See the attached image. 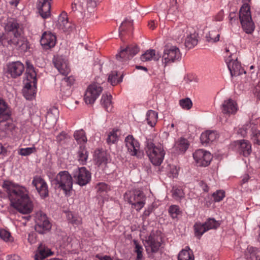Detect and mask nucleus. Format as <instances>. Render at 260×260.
I'll return each mask as SVG.
<instances>
[{
    "label": "nucleus",
    "instance_id": "nucleus-4",
    "mask_svg": "<svg viewBox=\"0 0 260 260\" xmlns=\"http://www.w3.org/2000/svg\"><path fill=\"white\" fill-rule=\"evenodd\" d=\"M25 85L23 88V96L27 100H32L36 94L37 73L33 65L26 61Z\"/></svg>",
    "mask_w": 260,
    "mask_h": 260
},
{
    "label": "nucleus",
    "instance_id": "nucleus-35",
    "mask_svg": "<svg viewBox=\"0 0 260 260\" xmlns=\"http://www.w3.org/2000/svg\"><path fill=\"white\" fill-rule=\"evenodd\" d=\"M158 118L157 113L155 111L149 110L146 113V120L148 125L153 127L156 124Z\"/></svg>",
    "mask_w": 260,
    "mask_h": 260
},
{
    "label": "nucleus",
    "instance_id": "nucleus-27",
    "mask_svg": "<svg viewBox=\"0 0 260 260\" xmlns=\"http://www.w3.org/2000/svg\"><path fill=\"white\" fill-rule=\"evenodd\" d=\"M245 257L247 260H260V250L248 246L245 251Z\"/></svg>",
    "mask_w": 260,
    "mask_h": 260
},
{
    "label": "nucleus",
    "instance_id": "nucleus-61",
    "mask_svg": "<svg viewBox=\"0 0 260 260\" xmlns=\"http://www.w3.org/2000/svg\"><path fill=\"white\" fill-rule=\"evenodd\" d=\"M178 175V170L175 166L171 168L170 171V177L172 178H177Z\"/></svg>",
    "mask_w": 260,
    "mask_h": 260
},
{
    "label": "nucleus",
    "instance_id": "nucleus-34",
    "mask_svg": "<svg viewBox=\"0 0 260 260\" xmlns=\"http://www.w3.org/2000/svg\"><path fill=\"white\" fill-rule=\"evenodd\" d=\"M52 254L53 252L49 248L41 244L38 248V253L36 255L35 259L36 258H37L38 259H39V258L44 259L46 257L51 255Z\"/></svg>",
    "mask_w": 260,
    "mask_h": 260
},
{
    "label": "nucleus",
    "instance_id": "nucleus-8",
    "mask_svg": "<svg viewBox=\"0 0 260 260\" xmlns=\"http://www.w3.org/2000/svg\"><path fill=\"white\" fill-rule=\"evenodd\" d=\"M239 18L244 32L247 34H251L254 30L255 24L252 19L250 6L247 3H245L241 6Z\"/></svg>",
    "mask_w": 260,
    "mask_h": 260
},
{
    "label": "nucleus",
    "instance_id": "nucleus-25",
    "mask_svg": "<svg viewBox=\"0 0 260 260\" xmlns=\"http://www.w3.org/2000/svg\"><path fill=\"white\" fill-rule=\"evenodd\" d=\"M108 154L103 149H97L94 151V159L98 166L107 164L108 162Z\"/></svg>",
    "mask_w": 260,
    "mask_h": 260
},
{
    "label": "nucleus",
    "instance_id": "nucleus-48",
    "mask_svg": "<svg viewBox=\"0 0 260 260\" xmlns=\"http://www.w3.org/2000/svg\"><path fill=\"white\" fill-rule=\"evenodd\" d=\"M173 197L176 199H182L184 197V193L180 187L173 186L172 189Z\"/></svg>",
    "mask_w": 260,
    "mask_h": 260
},
{
    "label": "nucleus",
    "instance_id": "nucleus-20",
    "mask_svg": "<svg viewBox=\"0 0 260 260\" xmlns=\"http://www.w3.org/2000/svg\"><path fill=\"white\" fill-rule=\"evenodd\" d=\"M188 27L185 24L180 23L172 31L173 39L178 43H182L188 34Z\"/></svg>",
    "mask_w": 260,
    "mask_h": 260
},
{
    "label": "nucleus",
    "instance_id": "nucleus-38",
    "mask_svg": "<svg viewBox=\"0 0 260 260\" xmlns=\"http://www.w3.org/2000/svg\"><path fill=\"white\" fill-rule=\"evenodd\" d=\"M168 213L172 219L177 220L178 216L182 214V211L179 206L172 205L169 207Z\"/></svg>",
    "mask_w": 260,
    "mask_h": 260
},
{
    "label": "nucleus",
    "instance_id": "nucleus-33",
    "mask_svg": "<svg viewBox=\"0 0 260 260\" xmlns=\"http://www.w3.org/2000/svg\"><path fill=\"white\" fill-rule=\"evenodd\" d=\"M133 27V20H124L121 24L119 28V36L121 37L123 32L132 30Z\"/></svg>",
    "mask_w": 260,
    "mask_h": 260
},
{
    "label": "nucleus",
    "instance_id": "nucleus-15",
    "mask_svg": "<svg viewBox=\"0 0 260 260\" xmlns=\"http://www.w3.org/2000/svg\"><path fill=\"white\" fill-rule=\"evenodd\" d=\"M32 184L36 187V190L42 199H45L48 196V187L46 182L40 176L33 177Z\"/></svg>",
    "mask_w": 260,
    "mask_h": 260
},
{
    "label": "nucleus",
    "instance_id": "nucleus-18",
    "mask_svg": "<svg viewBox=\"0 0 260 260\" xmlns=\"http://www.w3.org/2000/svg\"><path fill=\"white\" fill-rule=\"evenodd\" d=\"M56 37L53 33L45 31L42 36L40 43L44 49H50L55 45Z\"/></svg>",
    "mask_w": 260,
    "mask_h": 260
},
{
    "label": "nucleus",
    "instance_id": "nucleus-14",
    "mask_svg": "<svg viewBox=\"0 0 260 260\" xmlns=\"http://www.w3.org/2000/svg\"><path fill=\"white\" fill-rule=\"evenodd\" d=\"M193 157L199 166L202 167L208 166L212 159L211 154L209 152L203 149L196 150L193 153Z\"/></svg>",
    "mask_w": 260,
    "mask_h": 260
},
{
    "label": "nucleus",
    "instance_id": "nucleus-22",
    "mask_svg": "<svg viewBox=\"0 0 260 260\" xmlns=\"http://www.w3.org/2000/svg\"><path fill=\"white\" fill-rule=\"evenodd\" d=\"M238 109L237 104L231 99L225 100L221 106L222 113L228 115L235 114Z\"/></svg>",
    "mask_w": 260,
    "mask_h": 260
},
{
    "label": "nucleus",
    "instance_id": "nucleus-16",
    "mask_svg": "<svg viewBox=\"0 0 260 260\" xmlns=\"http://www.w3.org/2000/svg\"><path fill=\"white\" fill-rule=\"evenodd\" d=\"M53 61L55 67L61 75L67 76L70 72V68L66 57L57 55L54 56Z\"/></svg>",
    "mask_w": 260,
    "mask_h": 260
},
{
    "label": "nucleus",
    "instance_id": "nucleus-52",
    "mask_svg": "<svg viewBox=\"0 0 260 260\" xmlns=\"http://www.w3.org/2000/svg\"><path fill=\"white\" fill-rule=\"evenodd\" d=\"M134 244L135 245V252L137 253L136 260H142L143 248L136 240H134Z\"/></svg>",
    "mask_w": 260,
    "mask_h": 260
},
{
    "label": "nucleus",
    "instance_id": "nucleus-31",
    "mask_svg": "<svg viewBox=\"0 0 260 260\" xmlns=\"http://www.w3.org/2000/svg\"><path fill=\"white\" fill-rule=\"evenodd\" d=\"M160 57L159 54H156L155 50L154 49H150L147 50L141 56V59L143 61H147L150 60H158Z\"/></svg>",
    "mask_w": 260,
    "mask_h": 260
},
{
    "label": "nucleus",
    "instance_id": "nucleus-57",
    "mask_svg": "<svg viewBox=\"0 0 260 260\" xmlns=\"http://www.w3.org/2000/svg\"><path fill=\"white\" fill-rule=\"evenodd\" d=\"M73 177L76 179L77 183L81 186V168L78 167L74 171Z\"/></svg>",
    "mask_w": 260,
    "mask_h": 260
},
{
    "label": "nucleus",
    "instance_id": "nucleus-29",
    "mask_svg": "<svg viewBox=\"0 0 260 260\" xmlns=\"http://www.w3.org/2000/svg\"><path fill=\"white\" fill-rule=\"evenodd\" d=\"M197 37L198 34L196 32H193L192 34L188 33L186 37L184 42V45L186 48L189 49L196 46L198 42Z\"/></svg>",
    "mask_w": 260,
    "mask_h": 260
},
{
    "label": "nucleus",
    "instance_id": "nucleus-26",
    "mask_svg": "<svg viewBox=\"0 0 260 260\" xmlns=\"http://www.w3.org/2000/svg\"><path fill=\"white\" fill-rule=\"evenodd\" d=\"M74 78L72 76L65 77L61 81L60 91L63 93L64 96H68L71 94L70 86L74 82Z\"/></svg>",
    "mask_w": 260,
    "mask_h": 260
},
{
    "label": "nucleus",
    "instance_id": "nucleus-6",
    "mask_svg": "<svg viewBox=\"0 0 260 260\" xmlns=\"http://www.w3.org/2000/svg\"><path fill=\"white\" fill-rule=\"evenodd\" d=\"M225 52L229 54V55L227 54L228 57L225 58V62L231 76H238L245 74L246 71L242 68L240 62L237 60L236 57L235 47L232 44H229L225 48Z\"/></svg>",
    "mask_w": 260,
    "mask_h": 260
},
{
    "label": "nucleus",
    "instance_id": "nucleus-44",
    "mask_svg": "<svg viewBox=\"0 0 260 260\" xmlns=\"http://www.w3.org/2000/svg\"><path fill=\"white\" fill-rule=\"evenodd\" d=\"M254 125L255 124H253L250 122L246 123L241 128H239L238 134H240L243 138H245L247 136L248 131L251 133V128H253V126H254Z\"/></svg>",
    "mask_w": 260,
    "mask_h": 260
},
{
    "label": "nucleus",
    "instance_id": "nucleus-54",
    "mask_svg": "<svg viewBox=\"0 0 260 260\" xmlns=\"http://www.w3.org/2000/svg\"><path fill=\"white\" fill-rule=\"evenodd\" d=\"M96 99L92 95L91 93H90L88 91L86 90L84 96V100L86 104L92 105L94 103Z\"/></svg>",
    "mask_w": 260,
    "mask_h": 260
},
{
    "label": "nucleus",
    "instance_id": "nucleus-49",
    "mask_svg": "<svg viewBox=\"0 0 260 260\" xmlns=\"http://www.w3.org/2000/svg\"><path fill=\"white\" fill-rule=\"evenodd\" d=\"M118 131V129H113L109 133L106 139V142L108 144L111 145L114 144L118 140L117 134Z\"/></svg>",
    "mask_w": 260,
    "mask_h": 260
},
{
    "label": "nucleus",
    "instance_id": "nucleus-7",
    "mask_svg": "<svg viewBox=\"0 0 260 260\" xmlns=\"http://www.w3.org/2000/svg\"><path fill=\"white\" fill-rule=\"evenodd\" d=\"M50 179L52 184L62 190L66 195L69 196L73 187V179L71 174L67 171L59 172L56 176Z\"/></svg>",
    "mask_w": 260,
    "mask_h": 260
},
{
    "label": "nucleus",
    "instance_id": "nucleus-5",
    "mask_svg": "<svg viewBox=\"0 0 260 260\" xmlns=\"http://www.w3.org/2000/svg\"><path fill=\"white\" fill-rule=\"evenodd\" d=\"M145 143L146 153L150 162L155 166H159L166 154L162 145L155 144L151 139H147Z\"/></svg>",
    "mask_w": 260,
    "mask_h": 260
},
{
    "label": "nucleus",
    "instance_id": "nucleus-42",
    "mask_svg": "<svg viewBox=\"0 0 260 260\" xmlns=\"http://www.w3.org/2000/svg\"><path fill=\"white\" fill-rule=\"evenodd\" d=\"M117 71H112L108 76V82L113 86L116 85L118 83H119L122 81L123 75H121V76L117 78Z\"/></svg>",
    "mask_w": 260,
    "mask_h": 260
},
{
    "label": "nucleus",
    "instance_id": "nucleus-47",
    "mask_svg": "<svg viewBox=\"0 0 260 260\" xmlns=\"http://www.w3.org/2000/svg\"><path fill=\"white\" fill-rule=\"evenodd\" d=\"M91 179V173L87 169L82 167V186L89 183Z\"/></svg>",
    "mask_w": 260,
    "mask_h": 260
},
{
    "label": "nucleus",
    "instance_id": "nucleus-1",
    "mask_svg": "<svg viewBox=\"0 0 260 260\" xmlns=\"http://www.w3.org/2000/svg\"><path fill=\"white\" fill-rule=\"evenodd\" d=\"M2 187L8 194L12 207L23 214H29L32 211L34 205L25 186L5 180Z\"/></svg>",
    "mask_w": 260,
    "mask_h": 260
},
{
    "label": "nucleus",
    "instance_id": "nucleus-58",
    "mask_svg": "<svg viewBox=\"0 0 260 260\" xmlns=\"http://www.w3.org/2000/svg\"><path fill=\"white\" fill-rule=\"evenodd\" d=\"M81 8V3L80 0H74L72 4V10L73 12L79 11Z\"/></svg>",
    "mask_w": 260,
    "mask_h": 260
},
{
    "label": "nucleus",
    "instance_id": "nucleus-11",
    "mask_svg": "<svg viewBox=\"0 0 260 260\" xmlns=\"http://www.w3.org/2000/svg\"><path fill=\"white\" fill-rule=\"evenodd\" d=\"M181 55L179 49L175 46H166L162 56V64H167L179 60Z\"/></svg>",
    "mask_w": 260,
    "mask_h": 260
},
{
    "label": "nucleus",
    "instance_id": "nucleus-17",
    "mask_svg": "<svg viewBox=\"0 0 260 260\" xmlns=\"http://www.w3.org/2000/svg\"><path fill=\"white\" fill-rule=\"evenodd\" d=\"M24 70V66L19 61L10 62L7 65V72L13 78L21 76Z\"/></svg>",
    "mask_w": 260,
    "mask_h": 260
},
{
    "label": "nucleus",
    "instance_id": "nucleus-12",
    "mask_svg": "<svg viewBox=\"0 0 260 260\" xmlns=\"http://www.w3.org/2000/svg\"><path fill=\"white\" fill-rule=\"evenodd\" d=\"M35 230L40 234H44L51 228V224L46 215L41 211H37L35 213Z\"/></svg>",
    "mask_w": 260,
    "mask_h": 260
},
{
    "label": "nucleus",
    "instance_id": "nucleus-59",
    "mask_svg": "<svg viewBox=\"0 0 260 260\" xmlns=\"http://www.w3.org/2000/svg\"><path fill=\"white\" fill-rule=\"evenodd\" d=\"M74 137L78 144L80 145L79 148H81V131L77 130L75 131L74 134Z\"/></svg>",
    "mask_w": 260,
    "mask_h": 260
},
{
    "label": "nucleus",
    "instance_id": "nucleus-63",
    "mask_svg": "<svg viewBox=\"0 0 260 260\" xmlns=\"http://www.w3.org/2000/svg\"><path fill=\"white\" fill-rule=\"evenodd\" d=\"M199 185L204 192H207L209 191V187L207 183L204 181H200L199 183Z\"/></svg>",
    "mask_w": 260,
    "mask_h": 260
},
{
    "label": "nucleus",
    "instance_id": "nucleus-2",
    "mask_svg": "<svg viewBox=\"0 0 260 260\" xmlns=\"http://www.w3.org/2000/svg\"><path fill=\"white\" fill-rule=\"evenodd\" d=\"M5 32L0 35V43L3 46L9 45L21 52L29 48L28 43L22 35V29L17 20L9 18L2 24Z\"/></svg>",
    "mask_w": 260,
    "mask_h": 260
},
{
    "label": "nucleus",
    "instance_id": "nucleus-9",
    "mask_svg": "<svg viewBox=\"0 0 260 260\" xmlns=\"http://www.w3.org/2000/svg\"><path fill=\"white\" fill-rule=\"evenodd\" d=\"M162 238L160 233L151 232L145 240L146 250L149 257H154L153 254L157 253L161 246Z\"/></svg>",
    "mask_w": 260,
    "mask_h": 260
},
{
    "label": "nucleus",
    "instance_id": "nucleus-46",
    "mask_svg": "<svg viewBox=\"0 0 260 260\" xmlns=\"http://www.w3.org/2000/svg\"><path fill=\"white\" fill-rule=\"evenodd\" d=\"M251 139L254 144L260 145V130H258L256 125L251 128Z\"/></svg>",
    "mask_w": 260,
    "mask_h": 260
},
{
    "label": "nucleus",
    "instance_id": "nucleus-23",
    "mask_svg": "<svg viewBox=\"0 0 260 260\" xmlns=\"http://www.w3.org/2000/svg\"><path fill=\"white\" fill-rule=\"evenodd\" d=\"M238 151L240 154L244 157L249 156L252 151L251 145L250 142L246 140H241L237 141Z\"/></svg>",
    "mask_w": 260,
    "mask_h": 260
},
{
    "label": "nucleus",
    "instance_id": "nucleus-50",
    "mask_svg": "<svg viewBox=\"0 0 260 260\" xmlns=\"http://www.w3.org/2000/svg\"><path fill=\"white\" fill-rule=\"evenodd\" d=\"M36 152V148L35 146L21 148L18 150V154L21 156H28Z\"/></svg>",
    "mask_w": 260,
    "mask_h": 260
},
{
    "label": "nucleus",
    "instance_id": "nucleus-56",
    "mask_svg": "<svg viewBox=\"0 0 260 260\" xmlns=\"http://www.w3.org/2000/svg\"><path fill=\"white\" fill-rule=\"evenodd\" d=\"M98 192L102 193L110 190V186L105 182H99L96 185Z\"/></svg>",
    "mask_w": 260,
    "mask_h": 260
},
{
    "label": "nucleus",
    "instance_id": "nucleus-60",
    "mask_svg": "<svg viewBox=\"0 0 260 260\" xmlns=\"http://www.w3.org/2000/svg\"><path fill=\"white\" fill-rule=\"evenodd\" d=\"M68 138V135L65 133L62 132L58 135L56 137V140L59 143H62L63 141Z\"/></svg>",
    "mask_w": 260,
    "mask_h": 260
},
{
    "label": "nucleus",
    "instance_id": "nucleus-40",
    "mask_svg": "<svg viewBox=\"0 0 260 260\" xmlns=\"http://www.w3.org/2000/svg\"><path fill=\"white\" fill-rule=\"evenodd\" d=\"M188 250L182 249L178 255V260H194V255L188 247Z\"/></svg>",
    "mask_w": 260,
    "mask_h": 260
},
{
    "label": "nucleus",
    "instance_id": "nucleus-3",
    "mask_svg": "<svg viewBox=\"0 0 260 260\" xmlns=\"http://www.w3.org/2000/svg\"><path fill=\"white\" fill-rule=\"evenodd\" d=\"M11 111L6 102L0 98V129L7 135L15 136L17 127L11 119Z\"/></svg>",
    "mask_w": 260,
    "mask_h": 260
},
{
    "label": "nucleus",
    "instance_id": "nucleus-19",
    "mask_svg": "<svg viewBox=\"0 0 260 260\" xmlns=\"http://www.w3.org/2000/svg\"><path fill=\"white\" fill-rule=\"evenodd\" d=\"M52 0H38L37 7L41 16L46 19L51 15V2Z\"/></svg>",
    "mask_w": 260,
    "mask_h": 260
},
{
    "label": "nucleus",
    "instance_id": "nucleus-45",
    "mask_svg": "<svg viewBox=\"0 0 260 260\" xmlns=\"http://www.w3.org/2000/svg\"><path fill=\"white\" fill-rule=\"evenodd\" d=\"M0 238L6 243H12L14 241V238L10 232L5 229L0 230Z\"/></svg>",
    "mask_w": 260,
    "mask_h": 260
},
{
    "label": "nucleus",
    "instance_id": "nucleus-24",
    "mask_svg": "<svg viewBox=\"0 0 260 260\" xmlns=\"http://www.w3.org/2000/svg\"><path fill=\"white\" fill-rule=\"evenodd\" d=\"M189 145V143L188 140L181 137L175 142L173 149L176 153H184L188 149Z\"/></svg>",
    "mask_w": 260,
    "mask_h": 260
},
{
    "label": "nucleus",
    "instance_id": "nucleus-43",
    "mask_svg": "<svg viewBox=\"0 0 260 260\" xmlns=\"http://www.w3.org/2000/svg\"><path fill=\"white\" fill-rule=\"evenodd\" d=\"M220 34L216 30L210 31L206 35V41L209 43H215L219 40Z\"/></svg>",
    "mask_w": 260,
    "mask_h": 260
},
{
    "label": "nucleus",
    "instance_id": "nucleus-37",
    "mask_svg": "<svg viewBox=\"0 0 260 260\" xmlns=\"http://www.w3.org/2000/svg\"><path fill=\"white\" fill-rule=\"evenodd\" d=\"M100 0H86L87 13L84 12V17L88 18L91 15L94 8L99 3Z\"/></svg>",
    "mask_w": 260,
    "mask_h": 260
},
{
    "label": "nucleus",
    "instance_id": "nucleus-32",
    "mask_svg": "<svg viewBox=\"0 0 260 260\" xmlns=\"http://www.w3.org/2000/svg\"><path fill=\"white\" fill-rule=\"evenodd\" d=\"M194 234L195 237L200 239L202 235L207 232L204 223L197 222L193 225Z\"/></svg>",
    "mask_w": 260,
    "mask_h": 260
},
{
    "label": "nucleus",
    "instance_id": "nucleus-55",
    "mask_svg": "<svg viewBox=\"0 0 260 260\" xmlns=\"http://www.w3.org/2000/svg\"><path fill=\"white\" fill-rule=\"evenodd\" d=\"M126 48L128 51L129 55L132 58L139 52V48L137 45H129Z\"/></svg>",
    "mask_w": 260,
    "mask_h": 260
},
{
    "label": "nucleus",
    "instance_id": "nucleus-41",
    "mask_svg": "<svg viewBox=\"0 0 260 260\" xmlns=\"http://www.w3.org/2000/svg\"><path fill=\"white\" fill-rule=\"evenodd\" d=\"M204 223L207 231L217 229L220 225L219 221L215 220L214 218H208Z\"/></svg>",
    "mask_w": 260,
    "mask_h": 260
},
{
    "label": "nucleus",
    "instance_id": "nucleus-10",
    "mask_svg": "<svg viewBox=\"0 0 260 260\" xmlns=\"http://www.w3.org/2000/svg\"><path fill=\"white\" fill-rule=\"evenodd\" d=\"M124 197L128 203L137 211L140 210L145 204V196L143 191L135 189L126 192Z\"/></svg>",
    "mask_w": 260,
    "mask_h": 260
},
{
    "label": "nucleus",
    "instance_id": "nucleus-21",
    "mask_svg": "<svg viewBox=\"0 0 260 260\" xmlns=\"http://www.w3.org/2000/svg\"><path fill=\"white\" fill-rule=\"evenodd\" d=\"M219 135L215 131L208 130L203 132L200 136V140L203 145L207 146L216 140Z\"/></svg>",
    "mask_w": 260,
    "mask_h": 260
},
{
    "label": "nucleus",
    "instance_id": "nucleus-28",
    "mask_svg": "<svg viewBox=\"0 0 260 260\" xmlns=\"http://www.w3.org/2000/svg\"><path fill=\"white\" fill-rule=\"evenodd\" d=\"M57 27L63 31H67L70 27L67 13L63 11L58 17L57 24Z\"/></svg>",
    "mask_w": 260,
    "mask_h": 260
},
{
    "label": "nucleus",
    "instance_id": "nucleus-51",
    "mask_svg": "<svg viewBox=\"0 0 260 260\" xmlns=\"http://www.w3.org/2000/svg\"><path fill=\"white\" fill-rule=\"evenodd\" d=\"M179 105L182 108L185 110H189L192 106V103L190 99L186 98L179 101Z\"/></svg>",
    "mask_w": 260,
    "mask_h": 260
},
{
    "label": "nucleus",
    "instance_id": "nucleus-53",
    "mask_svg": "<svg viewBox=\"0 0 260 260\" xmlns=\"http://www.w3.org/2000/svg\"><path fill=\"white\" fill-rule=\"evenodd\" d=\"M215 202H220L225 197V192L223 190H217L212 194Z\"/></svg>",
    "mask_w": 260,
    "mask_h": 260
},
{
    "label": "nucleus",
    "instance_id": "nucleus-30",
    "mask_svg": "<svg viewBox=\"0 0 260 260\" xmlns=\"http://www.w3.org/2000/svg\"><path fill=\"white\" fill-rule=\"evenodd\" d=\"M112 98L111 94H103L102 96L101 104L107 112H110L112 109Z\"/></svg>",
    "mask_w": 260,
    "mask_h": 260
},
{
    "label": "nucleus",
    "instance_id": "nucleus-13",
    "mask_svg": "<svg viewBox=\"0 0 260 260\" xmlns=\"http://www.w3.org/2000/svg\"><path fill=\"white\" fill-rule=\"evenodd\" d=\"M127 151L131 156L139 157L141 156L140 144L132 135H128L124 140Z\"/></svg>",
    "mask_w": 260,
    "mask_h": 260
},
{
    "label": "nucleus",
    "instance_id": "nucleus-62",
    "mask_svg": "<svg viewBox=\"0 0 260 260\" xmlns=\"http://www.w3.org/2000/svg\"><path fill=\"white\" fill-rule=\"evenodd\" d=\"M154 207L152 205L149 206L144 211L143 216L145 217H148L153 211Z\"/></svg>",
    "mask_w": 260,
    "mask_h": 260
},
{
    "label": "nucleus",
    "instance_id": "nucleus-64",
    "mask_svg": "<svg viewBox=\"0 0 260 260\" xmlns=\"http://www.w3.org/2000/svg\"><path fill=\"white\" fill-rule=\"evenodd\" d=\"M229 20L231 23H234L236 20H237V15L236 12H232L229 15Z\"/></svg>",
    "mask_w": 260,
    "mask_h": 260
},
{
    "label": "nucleus",
    "instance_id": "nucleus-39",
    "mask_svg": "<svg viewBox=\"0 0 260 260\" xmlns=\"http://www.w3.org/2000/svg\"><path fill=\"white\" fill-rule=\"evenodd\" d=\"M116 58L118 61L122 63L126 62L128 60L132 59L129 55L126 47L121 49L120 51L116 55Z\"/></svg>",
    "mask_w": 260,
    "mask_h": 260
},
{
    "label": "nucleus",
    "instance_id": "nucleus-36",
    "mask_svg": "<svg viewBox=\"0 0 260 260\" xmlns=\"http://www.w3.org/2000/svg\"><path fill=\"white\" fill-rule=\"evenodd\" d=\"M86 90L97 99L102 93L103 88L99 84L94 83L89 85Z\"/></svg>",
    "mask_w": 260,
    "mask_h": 260
}]
</instances>
